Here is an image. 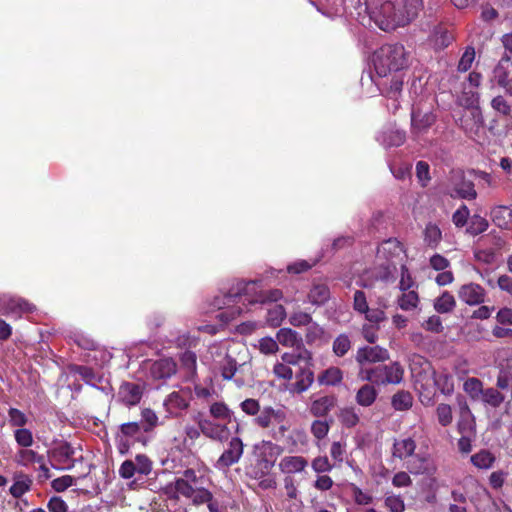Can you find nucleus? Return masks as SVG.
Here are the masks:
<instances>
[{"instance_id": "nucleus-1", "label": "nucleus", "mask_w": 512, "mask_h": 512, "mask_svg": "<svg viewBox=\"0 0 512 512\" xmlns=\"http://www.w3.org/2000/svg\"><path fill=\"white\" fill-rule=\"evenodd\" d=\"M371 21L383 31H391L412 21L422 6V0H365Z\"/></svg>"}, {"instance_id": "nucleus-2", "label": "nucleus", "mask_w": 512, "mask_h": 512, "mask_svg": "<svg viewBox=\"0 0 512 512\" xmlns=\"http://www.w3.org/2000/svg\"><path fill=\"white\" fill-rule=\"evenodd\" d=\"M376 74L385 78L392 72L402 70L407 66V54L402 44H385L381 46L373 57Z\"/></svg>"}, {"instance_id": "nucleus-3", "label": "nucleus", "mask_w": 512, "mask_h": 512, "mask_svg": "<svg viewBox=\"0 0 512 512\" xmlns=\"http://www.w3.org/2000/svg\"><path fill=\"white\" fill-rule=\"evenodd\" d=\"M250 285H254V282H240L236 288H232L228 293L221 297H215L213 307L222 310L217 315L221 321L228 323L243 313L246 308L243 296Z\"/></svg>"}, {"instance_id": "nucleus-4", "label": "nucleus", "mask_w": 512, "mask_h": 512, "mask_svg": "<svg viewBox=\"0 0 512 512\" xmlns=\"http://www.w3.org/2000/svg\"><path fill=\"white\" fill-rule=\"evenodd\" d=\"M404 369L399 362H391L385 365H378L371 368L362 367L359 369L358 378L375 385H397L403 380Z\"/></svg>"}, {"instance_id": "nucleus-5", "label": "nucleus", "mask_w": 512, "mask_h": 512, "mask_svg": "<svg viewBox=\"0 0 512 512\" xmlns=\"http://www.w3.org/2000/svg\"><path fill=\"white\" fill-rule=\"evenodd\" d=\"M256 449L259 451L257 463L248 474L253 479H260L272 469L283 449L271 441H263Z\"/></svg>"}, {"instance_id": "nucleus-6", "label": "nucleus", "mask_w": 512, "mask_h": 512, "mask_svg": "<svg viewBox=\"0 0 512 512\" xmlns=\"http://www.w3.org/2000/svg\"><path fill=\"white\" fill-rule=\"evenodd\" d=\"M397 266L377 260L374 267L365 270L359 277L357 284L363 288H373L377 282L390 283L395 280Z\"/></svg>"}, {"instance_id": "nucleus-7", "label": "nucleus", "mask_w": 512, "mask_h": 512, "mask_svg": "<svg viewBox=\"0 0 512 512\" xmlns=\"http://www.w3.org/2000/svg\"><path fill=\"white\" fill-rule=\"evenodd\" d=\"M447 193L452 198H461L466 200H474L477 192L474 183L465 178L462 170H452L446 186Z\"/></svg>"}, {"instance_id": "nucleus-8", "label": "nucleus", "mask_w": 512, "mask_h": 512, "mask_svg": "<svg viewBox=\"0 0 512 512\" xmlns=\"http://www.w3.org/2000/svg\"><path fill=\"white\" fill-rule=\"evenodd\" d=\"M460 101L468 108V113L460 120L459 125L469 137H472L483 126V116L480 108L475 105L477 101L474 94L467 98L464 103L462 99Z\"/></svg>"}, {"instance_id": "nucleus-9", "label": "nucleus", "mask_w": 512, "mask_h": 512, "mask_svg": "<svg viewBox=\"0 0 512 512\" xmlns=\"http://www.w3.org/2000/svg\"><path fill=\"white\" fill-rule=\"evenodd\" d=\"M153 463L145 454H137L135 459L125 460L119 467V476L125 480L133 478L135 475L147 476L151 473Z\"/></svg>"}, {"instance_id": "nucleus-10", "label": "nucleus", "mask_w": 512, "mask_h": 512, "mask_svg": "<svg viewBox=\"0 0 512 512\" xmlns=\"http://www.w3.org/2000/svg\"><path fill=\"white\" fill-rule=\"evenodd\" d=\"M377 261H384L388 264H402L405 254L404 248L400 241L395 238H390L383 241L377 249Z\"/></svg>"}, {"instance_id": "nucleus-11", "label": "nucleus", "mask_w": 512, "mask_h": 512, "mask_svg": "<svg viewBox=\"0 0 512 512\" xmlns=\"http://www.w3.org/2000/svg\"><path fill=\"white\" fill-rule=\"evenodd\" d=\"M244 453V444L241 438L232 437L227 447L217 459L214 467L218 470H227L230 466L238 463Z\"/></svg>"}, {"instance_id": "nucleus-12", "label": "nucleus", "mask_w": 512, "mask_h": 512, "mask_svg": "<svg viewBox=\"0 0 512 512\" xmlns=\"http://www.w3.org/2000/svg\"><path fill=\"white\" fill-rule=\"evenodd\" d=\"M174 491L177 497L182 496L192 499L194 504H203L212 500V494L209 490L203 487H194L180 478H177L174 482Z\"/></svg>"}, {"instance_id": "nucleus-13", "label": "nucleus", "mask_w": 512, "mask_h": 512, "mask_svg": "<svg viewBox=\"0 0 512 512\" xmlns=\"http://www.w3.org/2000/svg\"><path fill=\"white\" fill-rule=\"evenodd\" d=\"M198 426L203 435L214 441L224 442L230 436V429L228 424L223 422H215L211 419L200 418Z\"/></svg>"}, {"instance_id": "nucleus-14", "label": "nucleus", "mask_w": 512, "mask_h": 512, "mask_svg": "<svg viewBox=\"0 0 512 512\" xmlns=\"http://www.w3.org/2000/svg\"><path fill=\"white\" fill-rule=\"evenodd\" d=\"M390 357L387 349L380 346H364L358 348L355 356L356 362L360 368L365 367L367 363L384 362Z\"/></svg>"}, {"instance_id": "nucleus-15", "label": "nucleus", "mask_w": 512, "mask_h": 512, "mask_svg": "<svg viewBox=\"0 0 512 512\" xmlns=\"http://www.w3.org/2000/svg\"><path fill=\"white\" fill-rule=\"evenodd\" d=\"M407 469L415 475H433L436 472V465L428 453L413 454L407 462Z\"/></svg>"}, {"instance_id": "nucleus-16", "label": "nucleus", "mask_w": 512, "mask_h": 512, "mask_svg": "<svg viewBox=\"0 0 512 512\" xmlns=\"http://www.w3.org/2000/svg\"><path fill=\"white\" fill-rule=\"evenodd\" d=\"M33 309V305L24 299L6 294L0 296V314L20 316L22 313L31 312Z\"/></svg>"}, {"instance_id": "nucleus-17", "label": "nucleus", "mask_w": 512, "mask_h": 512, "mask_svg": "<svg viewBox=\"0 0 512 512\" xmlns=\"http://www.w3.org/2000/svg\"><path fill=\"white\" fill-rule=\"evenodd\" d=\"M177 371V365L172 358H161L149 363L148 373L153 380H166Z\"/></svg>"}, {"instance_id": "nucleus-18", "label": "nucleus", "mask_w": 512, "mask_h": 512, "mask_svg": "<svg viewBox=\"0 0 512 512\" xmlns=\"http://www.w3.org/2000/svg\"><path fill=\"white\" fill-rule=\"evenodd\" d=\"M143 396V387L133 382H124L119 387L118 400L126 406L137 405Z\"/></svg>"}, {"instance_id": "nucleus-19", "label": "nucleus", "mask_w": 512, "mask_h": 512, "mask_svg": "<svg viewBox=\"0 0 512 512\" xmlns=\"http://www.w3.org/2000/svg\"><path fill=\"white\" fill-rule=\"evenodd\" d=\"M53 465L59 469L68 470L74 466V448L64 443L57 446L51 455Z\"/></svg>"}, {"instance_id": "nucleus-20", "label": "nucleus", "mask_w": 512, "mask_h": 512, "mask_svg": "<svg viewBox=\"0 0 512 512\" xmlns=\"http://www.w3.org/2000/svg\"><path fill=\"white\" fill-rule=\"evenodd\" d=\"M189 403V393L179 390L170 393L164 400L163 406L170 415H178L179 412L188 408Z\"/></svg>"}, {"instance_id": "nucleus-21", "label": "nucleus", "mask_w": 512, "mask_h": 512, "mask_svg": "<svg viewBox=\"0 0 512 512\" xmlns=\"http://www.w3.org/2000/svg\"><path fill=\"white\" fill-rule=\"evenodd\" d=\"M308 466V461L303 456H284L278 463L279 470L285 475L303 472Z\"/></svg>"}, {"instance_id": "nucleus-22", "label": "nucleus", "mask_w": 512, "mask_h": 512, "mask_svg": "<svg viewBox=\"0 0 512 512\" xmlns=\"http://www.w3.org/2000/svg\"><path fill=\"white\" fill-rule=\"evenodd\" d=\"M485 291L475 283L463 285L459 290V298L468 305H477L484 301Z\"/></svg>"}, {"instance_id": "nucleus-23", "label": "nucleus", "mask_w": 512, "mask_h": 512, "mask_svg": "<svg viewBox=\"0 0 512 512\" xmlns=\"http://www.w3.org/2000/svg\"><path fill=\"white\" fill-rule=\"evenodd\" d=\"M435 115L431 112L421 113L413 110L411 113L412 133L419 135L425 133L435 122Z\"/></svg>"}, {"instance_id": "nucleus-24", "label": "nucleus", "mask_w": 512, "mask_h": 512, "mask_svg": "<svg viewBox=\"0 0 512 512\" xmlns=\"http://www.w3.org/2000/svg\"><path fill=\"white\" fill-rule=\"evenodd\" d=\"M284 420L285 413L282 410H275L272 407H264L254 421L258 426L268 428L273 423H282Z\"/></svg>"}, {"instance_id": "nucleus-25", "label": "nucleus", "mask_w": 512, "mask_h": 512, "mask_svg": "<svg viewBox=\"0 0 512 512\" xmlns=\"http://www.w3.org/2000/svg\"><path fill=\"white\" fill-rule=\"evenodd\" d=\"M336 402L334 396H322L312 401L309 411L315 417H325L336 406Z\"/></svg>"}, {"instance_id": "nucleus-26", "label": "nucleus", "mask_w": 512, "mask_h": 512, "mask_svg": "<svg viewBox=\"0 0 512 512\" xmlns=\"http://www.w3.org/2000/svg\"><path fill=\"white\" fill-rule=\"evenodd\" d=\"M432 379L436 388L445 395H450L454 391L453 376L446 370L432 371Z\"/></svg>"}, {"instance_id": "nucleus-27", "label": "nucleus", "mask_w": 512, "mask_h": 512, "mask_svg": "<svg viewBox=\"0 0 512 512\" xmlns=\"http://www.w3.org/2000/svg\"><path fill=\"white\" fill-rule=\"evenodd\" d=\"M416 449V442L411 438L395 440L392 448V455L401 460L411 458Z\"/></svg>"}, {"instance_id": "nucleus-28", "label": "nucleus", "mask_w": 512, "mask_h": 512, "mask_svg": "<svg viewBox=\"0 0 512 512\" xmlns=\"http://www.w3.org/2000/svg\"><path fill=\"white\" fill-rule=\"evenodd\" d=\"M276 339L279 344L288 348H301L303 346L302 337L298 332L291 328H281L276 334Z\"/></svg>"}, {"instance_id": "nucleus-29", "label": "nucleus", "mask_w": 512, "mask_h": 512, "mask_svg": "<svg viewBox=\"0 0 512 512\" xmlns=\"http://www.w3.org/2000/svg\"><path fill=\"white\" fill-rule=\"evenodd\" d=\"M143 427L139 422H127L120 426V436L127 441H137L145 444V436L143 435Z\"/></svg>"}, {"instance_id": "nucleus-30", "label": "nucleus", "mask_w": 512, "mask_h": 512, "mask_svg": "<svg viewBox=\"0 0 512 512\" xmlns=\"http://www.w3.org/2000/svg\"><path fill=\"white\" fill-rule=\"evenodd\" d=\"M43 456L30 448H19L14 455V462L22 467H28L35 463H42Z\"/></svg>"}, {"instance_id": "nucleus-31", "label": "nucleus", "mask_w": 512, "mask_h": 512, "mask_svg": "<svg viewBox=\"0 0 512 512\" xmlns=\"http://www.w3.org/2000/svg\"><path fill=\"white\" fill-rule=\"evenodd\" d=\"M493 223L501 229H509L512 224V209L507 206H497L491 211Z\"/></svg>"}, {"instance_id": "nucleus-32", "label": "nucleus", "mask_w": 512, "mask_h": 512, "mask_svg": "<svg viewBox=\"0 0 512 512\" xmlns=\"http://www.w3.org/2000/svg\"><path fill=\"white\" fill-rule=\"evenodd\" d=\"M314 382V373L310 369H301L296 375V381L290 387V392L301 394L308 390Z\"/></svg>"}, {"instance_id": "nucleus-33", "label": "nucleus", "mask_w": 512, "mask_h": 512, "mask_svg": "<svg viewBox=\"0 0 512 512\" xmlns=\"http://www.w3.org/2000/svg\"><path fill=\"white\" fill-rule=\"evenodd\" d=\"M295 352L284 353L281 356V360L285 362L287 365H298L300 363H304L305 365H309L312 360V354L309 350L301 346V348H295Z\"/></svg>"}, {"instance_id": "nucleus-34", "label": "nucleus", "mask_w": 512, "mask_h": 512, "mask_svg": "<svg viewBox=\"0 0 512 512\" xmlns=\"http://www.w3.org/2000/svg\"><path fill=\"white\" fill-rule=\"evenodd\" d=\"M32 483V478L29 475L17 473L14 476V483L10 487V494L14 498H20L31 489Z\"/></svg>"}, {"instance_id": "nucleus-35", "label": "nucleus", "mask_w": 512, "mask_h": 512, "mask_svg": "<svg viewBox=\"0 0 512 512\" xmlns=\"http://www.w3.org/2000/svg\"><path fill=\"white\" fill-rule=\"evenodd\" d=\"M374 385L375 384H364L359 388L355 397L358 405L362 407H369L375 402L378 396V391Z\"/></svg>"}, {"instance_id": "nucleus-36", "label": "nucleus", "mask_w": 512, "mask_h": 512, "mask_svg": "<svg viewBox=\"0 0 512 512\" xmlns=\"http://www.w3.org/2000/svg\"><path fill=\"white\" fill-rule=\"evenodd\" d=\"M405 133L400 130L383 131L378 136V141L385 147L400 146L405 141Z\"/></svg>"}, {"instance_id": "nucleus-37", "label": "nucleus", "mask_w": 512, "mask_h": 512, "mask_svg": "<svg viewBox=\"0 0 512 512\" xmlns=\"http://www.w3.org/2000/svg\"><path fill=\"white\" fill-rule=\"evenodd\" d=\"M210 415L217 421L230 424L233 419V411L223 402H214L209 409Z\"/></svg>"}, {"instance_id": "nucleus-38", "label": "nucleus", "mask_w": 512, "mask_h": 512, "mask_svg": "<svg viewBox=\"0 0 512 512\" xmlns=\"http://www.w3.org/2000/svg\"><path fill=\"white\" fill-rule=\"evenodd\" d=\"M453 40L452 34L443 27H435L433 33L430 37V42L434 46L435 49H444L446 48Z\"/></svg>"}, {"instance_id": "nucleus-39", "label": "nucleus", "mask_w": 512, "mask_h": 512, "mask_svg": "<svg viewBox=\"0 0 512 512\" xmlns=\"http://www.w3.org/2000/svg\"><path fill=\"white\" fill-rule=\"evenodd\" d=\"M401 295L397 299V305L404 311H411L417 308L419 304V295L416 290L401 291Z\"/></svg>"}, {"instance_id": "nucleus-40", "label": "nucleus", "mask_w": 512, "mask_h": 512, "mask_svg": "<svg viewBox=\"0 0 512 512\" xmlns=\"http://www.w3.org/2000/svg\"><path fill=\"white\" fill-rule=\"evenodd\" d=\"M330 297L329 288L324 284H316L313 285L309 294L308 301L313 305H323L325 304Z\"/></svg>"}, {"instance_id": "nucleus-41", "label": "nucleus", "mask_w": 512, "mask_h": 512, "mask_svg": "<svg viewBox=\"0 0 512 512\" xmlns=\"http://www.w3.org/2000/svg\"><path fill=\"white\" fill-rule=\"evenodd\" d=\"M391 405L397 411L409 410L413 405V396L408 391H398L392 396Z\"/></svg>"}, {"instance_id": "nucleus-42", "label": "nucleus", "mask_w": 512, "mask_h": 512, "mask_svg": "<svg viewBox=\"0 0 512 512\" xmlns=\"http://www.w3.org/2000/svg\"><path fill=\"white\" fill-rule=\"evenodd\" d=\"M8 424L11 428L18 429L26 427L29 423L28 416L17 408L10 407L7 411Z\"/></svg>"}, {"instance_id": "nucleus-43", "label": "nucleus", "mask_w": 512, "mask_h": 512, "mask_svg": "<svg viewBox=\"0 0 512 512\" xmlns=\"http://www.w3.org/2000/svg\"><path fill=\"white\" fill-rule=\"evenodd\" d=\"M343 373L338 367H330L323 371L318 381L323 385H337L342 381Z\"/></svg>"}, {"instance_id": "nucleus-44", "label": "nucleus", "mask_w": 512, "mask_h": 512, "mask_svg": "<svg viewBox=\"0 0 512 512\" xmlns=\"http://www.w3.org/2000/svg\"><path fill=\"white\" fill-rule=\"evenodd\" d=\"M13 437L19 448H30L34 444L33 433L26 427L14 429Z\"/></svg>"}, {"instance_id": "nucleus-45", "label": "nucleus", "mask_w": 512, "mask_h": 512, "mask_svg": "<svg viewBox=\"0 0 512 512\" xmlns=\"http://www.w3.org/2000/svg\"><path fill=\"white\" fill-rule=\"evenodd\" d=\"M456 305L454 296L449 292L442 293L434 301V309L438 313H448L454 309Z\"/></svg>"}, {"instance_id": "nucleus-46", "label": "nucleus", "mask_w": 512, "mask_h": 512, "mask_svg": "<svg viewBox=\"0 0 512 512\" xmlns=\"http://www.w3.org/2000/svg\"><path fill=\"white\" fill-rule=\"evenodd\" d=\"M442 239V232L440 228L433 223H428L424 230V241L431 247L436 248Z\"/></svg>"}, {"instance_id": "nucleus-47", "label": "nucleus", "mask_w": 512, "mask_h": 512, "mask_svg": "<svg viewBox=\"0 0 512 512\" xmlns=\"http://www.w3.org/2000/svg\"><path fill=\"white\" fill-rule=\"evenodd\" d=\"M488 226L489 223L484 217L475 214L469 219L467 233L475 236L485 232L488 229Z\"/></svg>"}, {"instance_id": "nucleus-48", "label": "nucleus", "mask_w": 512, "mask_h": 512, "mask_svg": "<svg viewBox=\"0 0 512 512\" xmlns=\"http://www.w3.org/2000/svg\"><path fill=\"white\" fill-rule=\"evenodd\" d=\"M331 422H332V420L331 421L314 420L311 423V427H310V431H311V434L313 435V437L318 441H321L324 438H326V436L328 435L329 430H330Z\"/></svg>"}, {"instance_id": "nucleus-49", "label": "nucleus", "mask_w": 512, "mask_h": 512, "mask_svg": "<svg viewBox=\"0 0 512 512\" xmlns=\"http://www.w3.org/2000/svg\"><path fill=\"white\" fill-rule=\"evenodd\" d=\"M504 399V395L495 388L483 390L481 395V400L493 408L499 407Z\"/></svg>"}, {"instance_id": "nucleus-50", "label": "nucleus", "mask_w": 512, "mask_h": 512, "mask_svg": "<svg viewBox=\"0 0 512 512\" xmlns=\"http://www.w3.org/2000/svg\"><path fill=\"white\" fill-rule=\"evenodd\" d=\"M286 317L285 308L282 305H274L267 312V323L272 327H278Z\"/></svg>"}, {"instance_id": "nucleus-51", "label": "nucleus", "mask_w": 512, "mask_h": 512, "mask_svg": "<svg viewBox=\"0 0 512 512\" xmlns=\"http://www.w3.org/2000/svg\"><path fill=\"white\" fill-rule=\"evenodd\" d=\"M141 418L142 421L140 424L143 427L144 433L152 431L158 425V416L150 408H145L142 410Z\"/></svg>"}, {"instance_id": "nucleus-52", "label": "nucleus", "mask_w": 512, "mask_h": 512, "mask_svg": "<svg viewBox=\"0 0 512 512\" xmlns=\"http://www.w3.org/2000/svg\"><path fill=\"white\" fill-rule=\"evenodd\" d=\"M351 348V340L348 335L340 334L333 342V352L338 357H343Z\"/></svg>"}, {"instance_id": "nucleus-53", "label": "nucleus", "mask_w": 512, "mask_h": 512, "mask_svg": "<svg viewBox=\"0 0 512 512\" xmlns=\"http://www.w3.org/2000/svg\"><path fill=\"white\" fill-rule=\"evenodd\" d=\"M376 85L379 87L382 93H385L389 98H392L397 96L401 92L403 80L400 76L394 75L391 79L390 86L388 89L382 88V86H385L386 83L376 82Z\"/></svg>"}, {"instance_id": "nucleus-54", "label": "nucleus", "mask_w": 512, "mask_h": 512, "mask_svg": "<svg viewBox=\"0 0 512 512\" xmlns=\"http://www.w3.org/2000/svg\"><path fill=\"white\" fill-rule=\"evenodd\" d=\"M237 371V362L234 358L226 355L220 364V372L224 379L230 380Z\"/></svg>"}, {"instance_id": "nucleus-55", "label": "nucleus", "mask_w": 512, "mask_h": 512, "mask_svg": "<svg viewBox=\"0 0 512 512\" xmlns=\"http://www.w3.org/2000/svg\"><path fill=\"white\" fill-rule=\"evenodd\" d=\"M385 507L390 512H404L405 503L403 498L400 495H395L393 493H387L385 496Z\"/></svg>"}, {"instance_id": "nucleus-56", "label": "nucleus", "mask_w": 512, "mask_h": 512, "mask_svg": "<svg viewBox=\"0 0 512 512\" xmlns=\"http://www.w3.org/2000/svg\"><path fill=\"white\" fill-rule=\"evenodd\" d=\"M324 336V329L316 322L312 321L306 326L305 340L307 344H313L321 340Z\"/></svg>"}, {"instance_id": "nucleus-57", "label": "nucleus", "mask_w": 512, "mask_h": 512, "mask_svg": "<svg viewBox=\"0 0 512 512\" xmlns=\"http://www.w3.org/2000/svg\"><path fill=\"white\" fill-rule=\"evenodd\" d=\"M339 419L341 423L348 428L355 427L360 420L359 415L352 407L342 409Z\"/></svg>"}, {"instance_id": "nucleus-58", "label": "nucleus", "mask_w": 512, "mask_h": 512, "mask_svg": "<svg viewBox=\"0 0 512 512\" xmlns=\"http://www.w3.org/2000/svg\"><path fill=\"white\" fill-rule=\"evenodd\" d=\"M482 382L478 378H468L464 384L463 389L464 391L470 395L471 398H478L481 397L483 388H482Z\"/></svg>"}, {"instance_id": "nucleus-59", "label": "nucleus", "mask_w": 512, "mask_h": 512, "mask_svg": "<svg viewBox=\"0 0 512 512\" xmlns=\"http://www.w3.org/2000/svg\"><path fill=\"white\" fill-rule=\"evenodd\" d=\"M471 462L480 469H488L494 462V457L488 451H480L471 457Z\"/></svg>"}, {"instance_id": "nucleus-60", "label": "nucleus", "mask_w": 512, "mask_h": 512, "mask_svg": "<svg viewBox=\"0 0 512 512\" xmlns=\"http://www.w3.org/2000/svg\"><path fill=\"white\" fill-rule=\"evenodd\" d=\"M312 321V316L303 311H294L289 316V323L294 327H306Z\"/></svg>"}, {"instance_id": "nucleus-61", "label": "nucleus", "mask_w": 512, "mask_h": 512, "mask_svg": "<svg viewBox=\"0 0 512 512\" xmlns=\"http://www.w3.org/2000/svg\"><path fill=\"white\" fill-rule=\"evenodd\" d=\"M363 315L369 324L380 325L381 322L386 320V313L382 308H368Z\"/></svg>"}, {"instance_id": "nucleus-62", "label": "nucleus", "mask_w": 512, "mask_h": 512, "mask_svg": "<svg viewBox=\"0 0 512 512\" xmlns=\"http://www.w3.org/2000/svg\"><path fill=\"white\" fill-rule=\"evenodd\" d=\"M438 422L442 426H448L453 420L452 409L448 404H439L436 408Z\"/></svg>"}, {"instance_id": "nucleus-63", "label": "nucleus", "mask_w": 512, "mask_h": 512, "mask_svg": "<svg viewBox=\"0 0 512 512\" xmlns=\"http://www.w3.org/2000/svg\"><path fill=\"white\" fill-rule=\"evenodd\" d=\"M470 211L466 205H461L452 215V221L456 227H464L468 225Z\"/></svg>"}, {"instance_id": "nucleus-64", "label": "nucleus", "mask_w": 512, "mask_h": 512, "mask_svg": "<svg viewBox=\"0 0 512 512\" xmlns=\"http://www.w3.org/2000/svg\"><path fill=\"white\" fill-rule=\"evenodd\" d=\"M369 308L367 297L362 290H356L353 296V309L363 314Z\"/></svg>"}]
</instances>
